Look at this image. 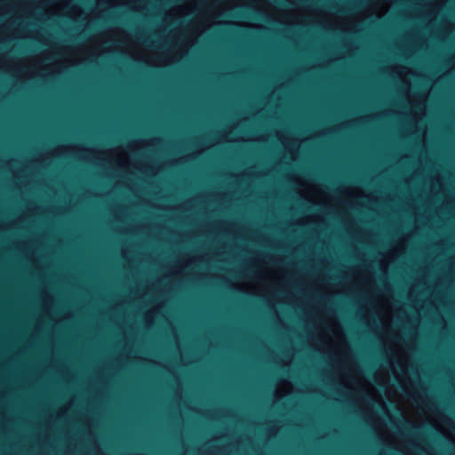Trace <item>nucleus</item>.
<instances>
[{
  "label": "nucleus",
  "mask_w": 455,
  "mask_h": 455,
  "mask_svg": "<svg viewBox=\"0 0 455 455\" xmlns=\"http://www.w3.org/2000/svg\"><path fill=\"white\" fill-rule=\"evenodd\" d=\"M361 5H362L361 0H353V1H350L349 3H347V5H345L344 7H342L340 9H338L334 5H331L330 7L331 9H335L342 13H347V12H351L353 11L359 9L361 7Z\"/></svg>",
  "instance_id": "obj_1"
},
{
  "label": "nucleus",
  "mask_w": 455,
  "mask_h": 455,
  "mask_svg": "<svg viewBox=\"0 0 455 455\" xmlns=\"http://www.w3.org/2000/svg\"><path fill=\"white\" fill-rule=\"evenodd\" d=\"M253 18L256 19V20H262L263 19V15L259 12H255V16Z\"/></svg>",
  "instance_id": "obj_2"
},
{
  "label": "nucleus",
  "mask_w": 455,
  "mask_h": 455,
  "mask_svg": "<svg viewBox=\"0 0 455 455\" xmlns=\"http://www.w3.org/2000/svg\"><path fill=\"white\" fill-rule=\"evenodd\" d=\"M138 37H139V38H140V39H142V40H143L144 42H146V43H149V40H148V38H147V37H143V36H140V35Z\"/></svg>",
  "instance_id": "obj_3"
},
{
  "label": "nucleus",
  "mask_w": 455,
  "mask_h": 455,
  "mask_svg": "<svg viewBox=\"0 0 455 455\" xmlns=\"http://www.w3.org/2000/svg\"><path fill=\"white\" fill-rule=\"evenodd\" d=\"M301 2H307V0H300Z\"/></svg>",
  "instance_id": "obj_4"
}]
</instances>
